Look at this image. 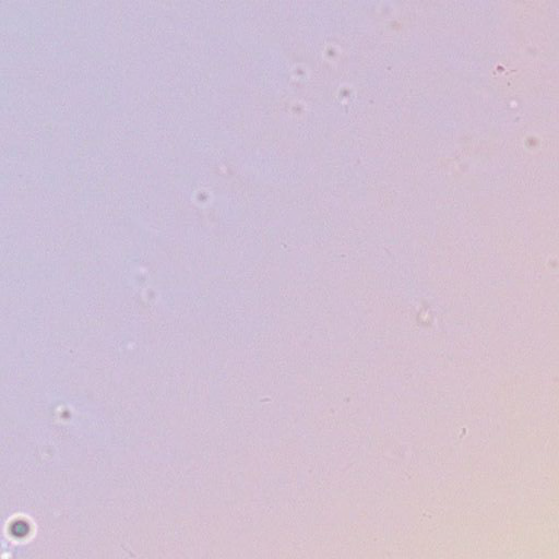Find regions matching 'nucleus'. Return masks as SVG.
<instances>
[{
    "label": "nucleus",
    "instance_id": "obj_1",
    "mask_svg": "<svg viewBox=\"0 0 559 559\" xmlns=\"http://www.w3.org/2000/svg\"><path fill=\"white\" fill-rule=\"evenodd\" d=\"M27 532V525L22 522L14 523L12 525V533L16 536H22Z\"/></svg>",
    "mask_w": 559,
    "mask_h": 559
}]
</instances>
